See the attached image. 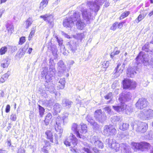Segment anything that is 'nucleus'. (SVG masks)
Segmentation results:
<instances>
[{"mask_svg":"<svg viewBox=\"0 0 153 153\" xmlns=\"http://www.w3.org/2000/svg\"><path fill=\"white\" fill-rule=\"evenodd\" d=\"M107 0H87V5L88 8H85V4H82L79 6V10L82 12L83 19L87 23H90L91 11L97 12L100 9V6L102 5Z\"/></svg>","mask_w":153,"mask_h":153,"instance_id":"1","label":"nucleus"},{"mask_svg":"<svg viewBox=\"0 0 153 153\" xmlns=\"http://www.w3.org/2000/svg\"><path fill=\"white\" fill-rule=\"evenodd\" d=\"M56 70L54 63L50 65L49 69L47 67H45L41 72L42 77H44L46 79L45 84L46 90L51 93H55L56 91L54 85L51 80L54 78Z\"/></svg>","mask_w":153,"mask_h":153,"instance_id":"2","label":"nucleus"},{"mask_svg":"<svg viewBox=\"0 0 153 153\" xmlns=\"http://www.w3.org/2000/svg\"><path fill=\"white\" fill-rule=\"evenodd\" d=\"M135 62L137 65L142 63L145 66L153 65V60H149V56L143 51L140 52L135 59Z\"/></svg>","mask_w":153,"mask_h":153,"instance_id":"3","label":"nucleus"},{"mask_svg":"<svg viewBox=\"0 0 153 153\" xmlns=\"http://www.w3.org/2000/svg\"><path fill=\"white\" fill-rule=\"evenodd\" d=\"M64 144L67 146H71V150L74 153H77L78 150L74 148L77 143V140L75 135L71 133L69 137L64 141Z\"/></svg>","mask_w":153,"mask_h":153,"instance_id":"4","label":"nucleus"},{"mask_svg":"<svg viewBox=\"0 0 153 153\" xmlns=\"http://www.w3.org/2000/svg\"><path fill=\"white\" fill-rule=\"evenodd\" d=\"M132 148L134 151L137 150L143 151L149 148L150 145L149 143L144 142L140 143L132 142L131 143Z\"/></svg>","mask_w":153,"mask_h":153,"instance_id":"5","label":"nucleus"},{"mask_svg":"<svg viewBox=\"0 0 153 153\" xmlns=\"http://www.w3.org/2000/svg\"><path fill=\"white\" fill-rule=\"evenodd\" d=\"M113 109L118 112L124 111L127 114L133 111V109L131 107L126 105L125 103H122L117 106L113 105Z\"/></svg>","mask_w":153,"mask_h":153,"instance_id":"6","label":"nucleus"},{"mask_svg":"<svg viewBox=\"0 0 153 153\" xmlns=\"http://www.w3.org/2000/svg\"><path fill=\"white\" fill-rule=\"evenodd\" d=\"M131 126L136 131L141 133L145 132L148 127V124L146 123L141 122H138L137 123L131 124Z\"/></svg>","mask_w":153,"mask_h":153,"instance_id":"7","label":"nucleus"},{"mask_svg":"<svg viewBox=\"0 0 153 153\" xmlns=\"http://www.w3.org/2000/svg\"><path fill=\"white\" fill-rule=\"evenodd\" d=\"M94 117L97 121L102 123L106 120L107 116L104 112H102L101 109L96 110L94 114Z\"/></svg>","mask_w":153,"mask_h":153,"instance_id":"8","label":"nucleus"},{"mask_svg":"<svg viewBox=\"0 0 153 153\" xmlns=\"http://www.w3.org/2000/svg\"><path fill=\"white\" fill-rule=\"evenodd\" d=\"M123 88L129 89H134L136 87V82L128 79H124L123 81Z\"/></svg>","mask_w":153,"mask_h":153,"instance_id":"9","label":"nucleus"},{"mask_svg":"<svg viewBox=\"0 0 153 153\" xmlns=\"http://www.w3.org/2000/svg\"><path fill=\"white\" fill-rule=\"evenodd\" d=\"M117 132L116 129L111 125H106L104 127L103 133L106 136L114 135Z\"/></svg>","mask_w":153,"mask_h":153,"instance_id":"10","label":"nucleus"},{"mask_svg":"<svg viewBox=\"0 0 153 153\" xmlns=\"http://www.w3.org/2000/svg\"><path fill=\"white\" fill-rule=\"evenodd\" d=\"M74 15H76L75 17H74V19L76 18V20H75L74 23L76 25V26L78 29L80 30H82L85 26L84 23L81 21L80 19V13L78 11L74 12Z\"/></svg>","mask_w":153,"mask_h":153,"instance_id":"11","label":"nucleus"},{"mask_svg":"<svg viewBox=\"0 0 153 153\" xmlns=\"http://www.w3.org/2000/svg\"><path fill=\"white\" fill-rule=\"evenodd\" d=\"M73 15L66 19H65L63 22L64 26L66 27H71L74 23L75 20H76V19H74V17H75L76 15H74V12H73Z\"/></svg>","mask_w":153,"mask_h":153,"instance_id":"12","label":"nucleus"},{"mask_svg":"<svg viewBox=\"0 0 153 153\" xmlns=\"http://www.w3.org/2000/svg\"><path fill=\"white\" fill-rule=\"evenodd\" d=\"M63 123V121L62 118L60 117H57L55 123L53 125V127L57 132L59 134H61L62 133L63 129L61 127V125ZM62 134L60 135V137Z\"/></svg>","mask_w":153,"mask_h":153,"instance_id":"13","label":"nucleus"},{"mask_svg":"<svg viewBox=\"0 0 153 153\" xmlns=\"http://www.w3.org/2000/svg\"><path fill=\"white\" fill-rule=\"evenodd\" d=\"M140 115L141 119H149L153 117V110L151 109L146 110L144 112H141Z\"/></svg>","mask_w":153,"mask_h":153,"instance_id":"14","label":"nucleus"},{"mask_svg":"<svg viewBox=\"0 0 153 153\" xmlns=\"http://www.w3.org/2000/svg\"><path fill=\"white\" fill-rule=\"evenodd\" d=\"M132 95L131 93L130 92H126L123 93L120 96L119 100L121 103H124V102L128 101L132 97Z\"/></svg>","mask_w":153,"mask_h":153,"instance_id":"15","label":"nucleus"},{"mask_svg":"<svg viewBox=\"0 0 153 153\" xmlns=\"http://www.w3.org/2000/svg\"><path fill=\"white\" fill-rule=\"evenodd\" d=\"M80 126V125H78L76 123H74L72 125L71 130L74 132L78 138L84 140L85 137L79 133Z\"/></svg>","mask_w":153,"mask_h":153,"instance_id":"16","label":"nucleus"},{"mask_svg":"<svg viewBox=\"0 0 153 153\" xmlns=\"http://www.w3.org/2000/svg\"><path fill=\"white\" fill-rule=\"evenodd\" d=\"M56 39L58 43L59 46L60 47V50L61 53L65 56H67L69 53V50H67L65 49L64 45H63V40L61 38L56 37Z\"/></svg>","mask_w":153,"mask_h":153,"instance_id":"17","label":"nucleus"},{"mask_svg":"<svg viewBox=\"0 0 153 153\" xmlns=\"http://www.w3.org/2000/svg\"><path fill=\"white\" fill-rule=\"evenodd\" d=\"M56 39L58 43L59 46L60 47V50L61 53L65 56H67L69 53V50H67L65 49L64 45H63V40L61 38L56 37Z\"/></svg>","mask_w":153,"mask_h":153,"instance_id":"18","label":"nucleus"},{"mask_svg":"<svg viewBox=\"0 0 153 153\" xmlns=\"http://www.w3.org/2000/svg\"><path fill=\"white\" fill-rule=\"evenodd\" d=\"M58 66V75L59 76H62L63 74L66 72V68L64 62L62 60H60L57 63Z\"/></svg>","mask_w":153,"mask_h":153,"instance_id":"19","label":"nucleus"},{"mask_svg":"<svg viewBox=\"0 0 153 153\" xmlns=\"http://www.w3.org/2000/svg\"><path fill=\"white\" fill-rule=\"evenodd\" d=\"M40 18L43 19L45 21H46L49 24L50 27H53V16L52 15L47 13L45 15L40 16Z\"/></svg>","mask_w":153,"mask_h":153,"instance_id":"20","label":"nucleus"},{"mask_svg":"<svg viewBox=\"0 0 153 153\" xmlns=\"http://www.w3.org/2000/svg\"><path fill=\"white\" fill-rule=\"evenodd\" d=\"M147 105L148 102L146 100L143 98L139 99L135 104L136 107L140 109L146 107Z\"/></svg>","mask_w":153,"mask_h":153,"instance_id":"21","label":"nucleus"},{"mask_svg":"<svg viewBox=\"0 0 153 153\" xmlns=\"http://www.w3.org/2000/svg\"><path fill=\"white\" fill-rule=\"evenodd\" d=\"M73 104V102L68 99L64 98L62 99V105L65 109H69L70 108Z\"/></svg>","mask_w":153,"mask_h":153,"instance_id":"22","label":"nucleus"},{"mask_svg":"<svg viewBox=\"0 0 153 153\" xmlns=\"http://www.w3.org/2000/svg\"><path fill=\"white\" fill-rule=\"evenodd\" d=\"M67 46L69 50H70L73 53L75 52L77 48L76 44L75 42L73 41H71L67 43Z\"/></svg>","mask_w":153,"mask_h":153,"instance_id":"23","label":"nucleus"},{"mask_svg":"<svg viewBox=\"0 0 153 153\" xmlns=\"http://www.w3.org/2000/svg\"><path fill=\"white\" fill-rule=\"evenodd\" d=\"M137 66L129 68L127 69V76L128 77H133L134 74L136 73Z\"/></svg>","mask_w":153,"mask_h":153,"instance_id":"24","label":"nucleus"},{"mask_svg":"<svg viewBox=\"0 0 153 153\" xmlns=\"http://www.w3.org/2000/svg\"><path fill=\"white\" fill-rule=\"evenodd\" d=\"M108 144L109 146L111 147V148L114 149L116 152L119 151L120 149V144L118 143H110L111 142L110 139L108 140Z\"/></svg>","mask_w":153,"mask_h":153,"instance_id":"25","label":"nucleus"},{"mask_svg":"<svg viewBox=\"0 0 153 153\" xmlns=\"http://www.w3.org/2000/svg\"><path fill=\"white\" fill-rule=\"evenodd\" d=\"M121 64L120 63H119L117 66V67L115 68V69L114 70V77L115 78H116L119 76L121 72H119L121 70V68L120 69H119V68L121 66Z\"/></svg>","mask_w":153,"mask_h":153,"instance_id":"26","label":"nucleus"},{"mask_svg":"<svg viewBox=\"0 0 153 153\" xmlns=\"http://www.w3.org/2000/svg\"><path fill=\"white\" fill-rule=\"evenodd\" d=\"M111 121L114 124L116 125L117 122L122 120V117L120 116H114L111 118Z\"/></svg>","mask_w":153,"mask_h":153,"instance_id":"27","label":"nucleus"},{"mask_svg":"<svg viewBox=\"0 0 153 153\" xmlns=\"http://www.w3.org/2000/svg\"><path fill=\"white\" fill-rule=\"evenodd\" d=\"M129 126L128 123H120L119 124V128L120 130L124 131L127 130L129 128Z\"/></svg>","mask_w":153,"mask_h":153,"instance_id":"28","label":"nucleus"},{"mask_svg":"<svg viewBox=\"0 0 153 153\" xmlns=\"http://www.w3.org/2000/svg\"><path fill=\"white\" fill-rule=\"evenodd\" d=\"M80 128L79 130V133L85 134L87 131V126L86 124L83 123L80 125Z\"/></svg>","mask_w":153,"mask_h":153,"instance_id":"29","label":"nucleus"},{"mask_svg":"<svg viewBox=\"0 0 153 153\" xmlns=\"http://www.w3.org/2000/svg\"><path fill=\"white\" fill-rule=\"evenodd\" d=\"M50 48H51V50L54 56V58H57V53L58 51L56 46L55 45H53L51 46H50Z\"/></svg>","mask_w":153,"mask_h":153,"instance_id":"30","label":"nucleus"},{"mask_svg":"<svg viewBox=\"0 0 153 153\" xmlns=\"http://www.w3.org/2000/svg\"><path fill=\"white\" fill-rule=\"evenodd\" d=\"M49 0H42L40 4L39 10H42L47 5Z\"/></svg>","mask_w":153,"mask_h":153,"instance_id":"31","label":"nucleus"},{"mask_svg":"<svg viewBox=\"0 0 153 153\" xmlns=\"http://www.w3.org/2000/svg\"><path fill=\"white\" fill-rule=\"evenodd\" d=\"M45 134L47 136V138L50 140L51 142L53 143V134L52 132L49 130H47L46 131Z\"/></svg>","mask_w":153,"mask_h":153,"instance_id":"32","label":"nucleus"},{"mask_svg":"<svg viewBox=\"0 0 153 153\" xmlns=\"http://www.w3.org/2000/svg\"><path fill=\"white\" fill-rule=\"evenodd\" d=\"M53 109L56 113H59L62 109L61 105L58 103H56L53 106Z\"/></svg>","mask_w":153,"mask_h":153,"instance_id":"33","label":"nucleus"},{"mask_svg":"<svg viewBox=\"0 0 153 153\" xmlns=\"http://www.w3.org/2000/svg\"><path fill=\"white\" fill-rule=\"evenodd\" d=\"M10 64L7 59L3 60L1 63V66L4 68L8 67Z\"/></svg>","mask_w":153,"mask_h":153,"instance_id":"34","label":"nucleus"},{"mask_svg":"<svg viewBox=\"0 0 153 153\" xmlns=\"http://www.w3.org/2000/svg\"><path fill=\"white\" fill-rule=\"evenodd\" d=\"M59 83H60L59 85V88L60 89H63L65 87V78L61 79L59 80Z\"/></svg>","mask_w":153,"mask_h":153,"instance_id":"35","label":"nucleus"},{"mask_svg":"<svg viewBox=\"0 0 153 153\" xmlns=\"http://www.w3.org/2000/svg\"><path fill=\"white\" fill-rule=\"evenodd\" d=\"M68 114L67 113H64L62 119L63 121V124L64 125L67 123L68 120Z\"/></svg>","mask_w":153,"mask_h":153,"instance_id":"36","label":"nucleus"},{"mask_svg":"<svg viewBox=\"0 0 153 153\" xmlns=\"http://www.w3.org/2000/svg\"><path fill=\"white\" fill-rule=\"evenodd\" d=\"M117 48H114V50L113 52H111L110 54V57L112 59H114V56L115 55H118L120 52V51L119 50H117Z\"/></svg>","mask_w":153,"mask_h":153,"instance_id":"37","label":"nucleus"},{"mask_svg":"<svg viewBox=\"0 0 153 153\" xmlns=\"http://www.w3.org/2000/svg\"><path fill=\"white\" fill-rule=\"evenodd\" d=\"M151 44L150 43L148 42L142 48V50L143 51H144L146 52H150V50L149 48L150 45Z\"/></svg>","mask_w":153,"mask_h":153,"instance_id":"38","label":"nucleus"},{"mask_svg":"<svg viewBox=\"0 0 153 153\" xmlns=\"http://www.w3.org/2000/svg\"><path fill=\"white\" fill-rule=\"evenodd\" d=\"M10 75V74L8 72L6 73L2 76L1 77L0 79V81L1 82H4L8 78V77Z\"/></svg>","mask_w":153,"mask_h":153,"instance_id":"39","label":"nucleus"},{"mask_svg":"<svg viewBox=\"0 0 153 153\" xmlns=\"http://www.w3.org/2000/svg\"><path fill=\"white\" fill-rule=\"evenodd\" d=\"M98 140L97 136H92L90 138V142L92 144H95L97 141Z\"/></svg>","mask_w":153,"mask_h":153,"instance_id":"40","label":"nucleus"},{"mask_svg":"<svg viewBox=\"0 0 153 153\" xmlns=\"http://www.w3.org/2000/svg\"><path fill=\"white\" fill-rule=\"evenodd\" d=\"M8 49V45L2 47L0 49V54L3 55L5 54Z\"/></svg>","mask_w":153,"mask_h":153,"instance_id":"41","label":"nucleus"},{"mask_svg":"<svg viewBox=\"0 0 153 153\" xmlns=\"http://www.w3.org/2000/svg\"><path fill=\"white\" fill-rule=\"evenodd\" d=\"M7 29L8 32L10 33H12L13 31L14 27L13 25L12 24H7Z\"/></svg>","mask_w":153,"mask_h":153,"instance_id":"42","label":"nucleus"},{"mask_svg":"<svg viewBox=\"0 0 153 153\" xmlns=\"http://www.w3.org/2000/svg\"><path fill=\"white\" fill-rule=\"evenodd\" d=\"M120 149L123 151L124 150H126L127 148H128L129 146L126 143H121L120 144Z\"/></svg>","mask_w":153,"mask_h":153,"instance_id":"43","label":"nucleus"},{"mask_svg":"<svg viewBox=\"0 0 153 153\" xmlns=\"http://www.w3.org/2000/svg\"><path fill=\"white\" fill-rule=\"evenodd\" d=\"M146 15L142 13L140 14L138 16L137 19L135 20L136 22L137 23H139L140 21L142 20L145 16Z\"/></svg>","mask_w":153,"mask_h":153,"instance_id":"44","label":"nucleus"},{"mask_svg":"<svg viewBox=\"0 0 153 153\" xmlns=\"http://www.w3.org/2000/svg\"><path fill=\"white\" fill-rule=\"evenodd\" d=\"M33 22L32 19L31 18H29L26 21V28H28L31 25Z\"/></svg>","mask_w":153,"mask_h":153,"instance_id":"45","label":"nucleus"},{"mask_svg":"<svg viewBox=\"0 0 153 153\" xmlns=\"http://www.w3.org/2000/svg\"><path fill=\"white\" fill-rule=\"evenodd\" d=\"M96 146L102 149L103 147V144L101 141L98 140L96 143L94 144Z\"/></svg>","mask_w":153,"mask_h":153,"instance_id":"46","label":"nucleus"},{"mask_svg":"<svg viewBox=\"0 0 153 153\" xmlns=\"http://www.w3.org/2000/svg\"><path fill=\"white\" fill-rule=\"evenodd\" d=\"M39 112L41 117H42L44 114L45 112V109L41 105H39Z\"/></svg>","mask_w":153,"mask_h":153,"instance_id":"47","label":"nucleus"},{"mask_svg":"<svg viewBox=\"0 0 153 153\" xmlns=\"http://www.w3.org/2000/svg\"><path fill=\"white\" fill-rule=\"evenodd\" d=\"M8 49L11 52L13 53L17 50V48L16 46H10L8 45Z\"/></svg>","mask_w":153,"mask_h":153,"instance_id":"48","label":"nucleus"},{"mask_svg":"<svg viewBox=\"0 0 153 153\" xmlns=\"http://www.w3.org/2000/svg\"><path fill=\"white\" fill-rule=\"evenodd\" d=\"M102 67L103 68H107L109 65V62L108 61H104L101 62Z\"/></svg>","mask_w":153,"mask_h":153,"instance_id":"49","label":"nucleus"},{"mask_svg":"<svg viewBox=\"0 0 153 153\" xmlns=\"http://www.w3.org/2000/svg\"><path fill=\"white\" fill-rule=\"evenodd\" d=\"M130 14L129 11H125L121 15V16L120 17V19H122L128 16V15Z\"/></svg>","mask_w":153,"mask_h":153,"instance_id":"50","label":"nucleus"},{"mask_svg":"<svg viewBox=\"0 0 153 153\" xmlns=\"http://www.w3.org/2000/svg\"><path fill=\"white\" fill-rule=\"evenodd\" d=\"M104 110L107 111V112L109 114H112V112L111 111V108L109 106H107L104 108Z\"/></svg>","mask_w":153,"mask_h":153,"instance_id":"51","label":"nucleus"},{"mask_svg":"<svg viewBox=\"0 0 153 153\" xmlns=\"http://www.w3.org/2000/svg\"><path fill=\"white\" fill-rule=\"evenodd\" d=\"M10 119L13 121H15L16 119V115L15 113H13L10 116Z\"/></svg>","mask_w":153,"mask_h":153,"instance_id":"52","label":"nucleus"},{"mask_svg":"<svg viewBox=\"0 0 153 153\" xmlns=\"http://www.w3.org/2000/svg\"><path fill=\"white\" fill-rule=\"evenodd\" d=\"M90 124L91 125H93L94 128H95L97 129L99 128V125L94 120L92 121V122H91V123H90Z\"/></svg>","mask_w":153,"mask_h":153,"instance_id":"53","label":"nucleus"},{"mask_svg":"<svg viewBox=\"0 0 153 153\" xmlns=\"http://www.w3.org/2000/svg\"><path fill=\"white\" fill-rule=\"evenodd\" d=\"M117 25L118 22H115L111 27L110 29L113 30H115L117 27Z\"/></svg>","mask_w":153,"mask_h":153,"instance_id":"54","label":"nucleus"},{"mask_svg":"<svg viewBox=\"0 0 153 153\" xmlns=\"http://www.w3.org/2000/svg\"><path fill=\"white\" fill-rule=\"evenodd\" d=\"M25 37H22L20 38L19 41V44L20 45H22L25 42Z\"/></svg>","mask_w":153,"mask_h":153,"instance_id":"55","label":"nucleus"},{"mask_svg":"<svg viewBox=\"0 0 153 153\" xmlns=\"http://www.w3.org/2000/svg\"><path fill=\"white\" fill-rule=\"evenodd\" d=\"M112 96V94L111 93H109L106 95L104 97L105 99H111V97Z\"/></svg>","mask_w":153,"mask_h":153,"instance_id":"56","label":"nucleus"},{"mask_svg":"<svg viewBox=\"0 0 153 153\" xmlns=\"http://www.w3.org/2000/svg\"><path fill=\"white\" fill-rule=\"evenodd\" d=\"M87 120L90 123H91V122L94 120L92 119V117H91L90 115H88L86 117Z\"/></svg>","mask_w":153,"mask_h":153,"instance_id":"57","label":"nucleus"},{"mask_svg":"<svg viewBox=\"0 0 153 153\" xmlns=\"http://www.w3.org/2000/svg\"><path fill=\"white\" fill-rule=\"evenodd\" d=\"M77 36L79 39L81 40L84 38V35L83 33H80L77 34Z\"/></svg>","mask_w":153,"mask_h":153,"instance_id":"58","label":"nucleus"},{"mask_svg":"<svg viewBox=\"0 0 153 153\" xmlns=\"http://www.w3.org/2000/svg\"><path fill=\"white\" fill-rule=\"evenodd\" d=\"M35 32V30L34 29V28H32L31 29V31L29 35V37L30 38H31L32 37L33 35L34 34Z\"/></svg>","mask_w":153,"mask_h":153,"instance_id":"59","label":"nucleus"},{"mask_svg":"<svg viewBox=\"0 0 153 153\" xmlns=\"http://www.w3.org/2000/svg\"><path fill=\"white\" fill-rule=\"evenodd\" d=\"M83 150L87 153H92V152L88 148L85 147L83 148Z\"/></svg>","mask_w":153,"mask_h":153,"instance_id":"60","label":"nucleus"},{"mask_svg":"<svg viewBox=\"0 0 153 153\" xmlns=\"http://www.w3.org/2000/svg\"><path fill=\"white\" fill-rule=\"evenodd\" d=\"M130 150V147L129 146L128 148H127L126 150H124L123 151V152L124 153H131Z\"/></svg>","mask_w":153,"mask_h":153,"instance_id":"61","label":"nucleus"},{"mask_svg":"<svg viewBox=\"0 0 153 153\" xmlns=\"http://www.w3.org/2000/svg\"><path fill=\"white\" fill-rule=\"evenodd\" d=\"M52 117V116L51 114L50 113H48L47 114V115L45 116V118L51 120Z\"/></svg>","mask_w":153,"mask_h":153,"instance_id":"62","label":"nucleus"},{"mask_svg":"<svg viewBox=\"0 0 153 153\" xmlns=\"http://www.w3.org/2000/svg\"><path fill=\"white\" fill-rule=\"evenodd\" d=\"M46 103L48 104V105L49 106L52 105L53 104L52 101L51 100H49L48 101L47 100Z\"/></svg>","mask_w":153,"mask_h":153,"instance_id":"63","label":"nucleus"},{"mask_svg":"<svg viewBox=\"0 0 153 153\" xmlns=\"http://www.w3.org/2000/svg\"><path fill=\"white\" fill-rule=\"evenodd\" d=\"M50 120V119H48L45 118V120H44V121L45 122V124L46 126H47L49 124Z\"/></svg>","mask_w":153,"mask_h":153,"instance_id":"64","label":"nucleus"}]
</instances>
